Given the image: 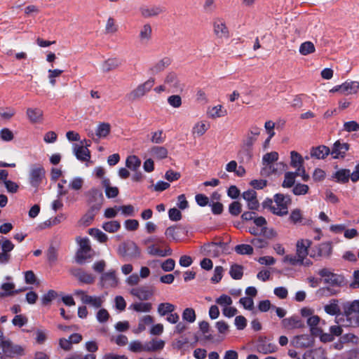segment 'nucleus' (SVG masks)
Returning a JSON list of instances; mask_svg holds the SVG:
<instances>
[{
    "mask_svg": "<svg viewBox=\"0 0 359 359\" xmlns=\"http://www.w3.org/2000/svg\"><path fill=\"white\" fill-rule=\"evenodd\" d=\"M344 313L347 318H349L352 313H359V299L346 303L344 306Z\"/></svg>",
    "mask_w": 359,
    "mask_h": 359,
    "instance_id": "37",
    "label": "nucleus"
},
{
    "mask_svg": "<svg viewBox=\"0 0 359 359\" xmlns=\"http://www.w3.org/2000/svg\"><path fill=\"white\" fill-rule=\"evenodd\" d=\"M318 275L323 278V282L332 287H341L345 284L344 277L333 273L330 269L323 268L318 272Z\"/></svg>",
    "mask_w": 359,
    "mask_h": 359,
    "instance_id": "5",
    "label": "nucleus"
},
{
    "mask_svg": "<svg viewBox=\"0 0 359 359\" xmlns=\"http://www.w3.org/2000/svg\"><path fill=\"white\" fill-rule=\"evenodd\" d=\"M117 253L121 257L126 259H140L142 256L140 248L132 241L121 243L118 246Z\"/></svg>",
    "mask_w": 359,
    "mask_h": 359,
    "instance_id": "3",
    "label": "nucleus"
},
{
    "mask_svg": "<svg viewBox=\"0 0 359 359\" xmlns=\"http://www.w3.org/2000/svg\"><path fill=\"white\" fill-rule=\"evenodd\" d=\"M46 171L41 165H33L29 171V180L30 184L37 189L45 178Z\"/></svg>",
    "mask_w": 359,
    "mask_h": 359,
    "instance_id": "9",
    "label": "nucleus"
},
{
    "mask_svg": "<svg viewBox=\"0 0 359 359\" xmlns=\"http://www.w3.org/2000/svg\"><path fill=\"white\" fill-rule=\"evenodd\" d=\"M349 147L348 143H341L338 140L334 143L330 154L333 158H344L346 151L349 149Z\"/></svg>",
    "mask_w": 359,
    "mask_h": 359,
    "instance_id": "17",
    "label": "nucleus"
},
{
    "mask_svg": "<svg viewBox=\"0 0 359 359\" xmlns=\"http://www.w3.org/2000/svg\"><path fill=\"white\" fill-rule=\"evenodd\" d=\"M57 296V293L53 290H50L47 293L44 294L41 297V304L43 306H46L49 304L54 299H55Z\"/></svg>",
    "mask_w": 359,
    "mask_h": 359,
    "instance_id": "56",
    "label": "nucleus"
},
{
    "mask_svg": "<svg viewBox=\"0 0 359 359\" xmlns=\"http://www.w3.org/2000/svg\"><path fill=\"white\" fill-rule=\"evenodd\" d=\"M150 154L158 159L165 158L168 156V150L164 147H153L151 148Z\"/></svg>",
    "mask_w": 359,
    "mask_h": 359,
    "instance_id": "44",
    "label": "nucleus"
},
{
    "mask_svg": "<svg viewBox=\"0 0 359 359\" xmlns=\"http://www.w3.org/2000/svg\"><path fill=\"white\" fill-rule=\"evenodd\" d=\"M100 285L104 288L116 287L118 284V280L114 270H110L103 273L100 276Z\"/></svg>",
    "mask_w": 359,
    "mask_h": 359,
    "instance_id": "11",
    "label": "nucleus"
},
{
    "mask_svg": "<svg viewBox=\"0 0 359 359\" xmlns=\"http://www.w3.org/2000/svg\"><path fill=\"white\" fill-rule=\"evenodd\" d=\"M209 128L210 125L207 124L205 121H199L194 124L191 133L194 135H196L201 137L206 133Z\"/></svg>",
    "mask_w": 359,
    "mask_h": 359,
    "instance_id": "39",
    "label": "nucleus"
},
{
    "mask_svg": "<svg viewBox=\"0 0 359 359\" xmlns=\"http://www.w3.org/2000/svg\"><path fill=\"white\" fill-rule=\"evenodd\" d=\"M111 126L109 123H100L96 128L95 135L98 138H104L109 134Z\"/></svg>",
    "mask_w": 359,
    "mask_h": 359,
    "instance_id": "41",
    "label": "nucleus"
},
{
    "mask_svg": "<svg viewBox=\"0 0 359 359\" xmlns=\"http://www.w3.org/2000/svg\"><path fill=\"white\" fill-rule=\"evenodd\" d=\"M170 64V60L168 57H165L156 62L154 66L150 68L151 74H155L164 70Z\"/></svg>",
    "mask_w": 359,
    "mask_h": 359,
    "instance_id": "40",
    "label": "nucleus"
},
{
    "mask_svg": "<svg viewBox=\"0 0 359 359\" xmlns=\"http://www.w3.org/2000/svg\"><path fill=\"white\" fill-rule=\"evenodd\" d=\"M242 196L247 201L249 209L254 210L258 208L259 202L257 199V193L255 190L250 189L244 191Z\"/></svg>",
    "mask_w": 359,
    "mask_h": 359,
    "instance_id": "19",
    "label": "nucleus"
},
{
    "mask_svg": "<svg viewBox=\"0 0 359 359\" xmlns=\"http://www.w3.org/2000/svg\"><path fill=\"white\" fill-rule=\"evenodd\" d=\"M15 284L13 283H4L1 285V289L3 290L0 292V298L11 296L14 294L13 290Z\"/></svg>",
    "mask_w": 359,
    "mask_h": 359,
    "instance_id": "52",
    "label": "nucleus"
},
{
    "mask_svg": "<svg viewBox=\"0 0 359 359\" xmlns=\"http://www.w3.org/2000/svg\"><path fill=\"white\" fill-rule=\"evenodd\" d=\"M231 277L234 280H240L243 276V267L241 265L233 264L229 270Z\"/></svg>",
    "mask_w": 359,
    "mask_h": 359,
    "instance_id": "45",
    "label": "nucleus"
},
{
    "mask_svg": "<svg viewBox=\"0 0 359 359\" xmlns=\"http://www.w3.org/2000/svg\"><path fill=\"white\" fill-rule=\"evenodd\" d=\"M83 182L84 181L82 177H75L69 181L68 187L74 191H79L82 189Z\"/></svg>",
    "mask_w": 359,
    "mask_h": 359,
    "instance_id": "55",
    "label": "nucleus"
},
{
    "mask_svg": "<svg viewBox=\"0 0 359 359\" xmlns=\"http://www.w3.org/2000/svg\"><path fill=\"white\" fill-rule=\"evenodd\" d=\"M182 319L190 323H194L196 320L195 311L191 308H187L182 313Z\"/></svg>",
    "mask_w": 359,
    "mask_h": 359,
    "instance_id": "58",
    "label": "nucleus"
},
{
    "mask_svg": "<svg viewBox=\"0 0 359 359\" xmlns=\"http://www.w3.org/2000/svg\"><path fill=\"white\" fill-rule=\"evenodd\" d=\"M140 165H141L140 159L135 155L129 156L126 158V166L128 169H130L133 171H137L139 169V168L140 167Z\"/></svg>",
    "mask_w": 359,
    "mask_h": 359,
    "instance_id": "43",
    "label": "nucleus"
},
{
    "mask_svg": "<svg viewBox=\"0 0 359 359\" xmlns=\"http://www.w3.org/2000/svg\"><path fill=\"white\" fill-rule=\"evenodd\" d=\"M259 134L260 128L257 126H252L243 141V144L245 147L250 148L256 142Z\"/></svg>",
    "mask_w": 359,
    "mask_h": 359,
    "instance_id": "24",
    "label": "nucleus"
},
{
    "mask_svg": "<svg viewBox=\"0 0 359 359\" xmlns=\"http://www.w3.org/2000/svg\"><path fill=\"white\" fill-rule=\"evenodd\" d=\"M165 85L168 86V87L171 89L172 92H177L182 89L177 75L172 72L167 75L165 79Z\"/></svg>",
    "mask_w": 359,
    "mask_h": 359,
    "instance_id": "23",
    "label": "nucleus"
},
{
    "mask_svg": "<svg viewBox=\"0 0 359 359\" xmlns=\"http://www.w3.org/2000/svg\"><path fill=\"white\" fill-rule=\"evenodd\" d=\"M0 347L4 359L24 355V348L20 345L13 344L10 339L2 341L0 343Z\"/></svg>",
    "mask_w": 359,
    "mask_h": 359,
    "instance_id": "6",
    "label": "nucleus"
},
{
    "mask_svg": "<svg viewBox=\"0 0 359 359\" xmlns=\"http://www.w3.org/2000/svg\"><path fill=\"white\" fill-rule=\"evenodd\" d=\"M332 252V245L330 243L325 242L313 247L310 252V257L318 259L320 257H327Z\"/></svg>",
    "mask_w": 359,
    "mask_h": 359,
    "instance_id": "10",
    "label": "nucleus"
},
{
    "mask_svg": "<svg viewBox=\"0 0 359 359\" xmlns=\"http://www.w3.org/2000/svg\"><path fill=\"white\" fill-rule=\"evenodd\" d=\"M154 83L155 79L154 78L149 79L144 83L138 85L137 88L128 93L126 96L127 98L129 100H135L143 97L144 95H146L147 93L150 91V90L154 86Z\"/></svg>",
    "mask_w": 359,
    "mask_h": 359,
    "instance_id": "7",
    "label": "nucleus"
},
{
    "mask_svg": "<svg viewBox=\"0 0 359 359\" xmlns=\"http://www.w3.org/2000/svg\"><path fill=\"white\" fill-rule=\"evenodd\" d=\"M320 318L318 316L313 315L307 318L306 323L310 327L311 332L313 334H316L320 332V329L318 327Z\"/></svg>",
    "mask_w": 359,
    "mask_h": 359,
    "instance_id": "42",
    "label": "nucleus"
},
{
    "mask_svg": "<svg viewBox=\"0 0 359 359\" xmlns=\"http://www.w3.org/2000/svg\"><path fill=\"white\" fill-rule=\"evenodd\" d=\"M283 262H287L292 266L304 264V262L300 260V258L297 255H287L284 257L283 259Z\"/></svg>",
    "mask_w": 359,
    "mask_h": 359,
    "instance_id": "61",
    "label": "nucleus"
},
{
    "mask_svg": "<svg viewBox=\"0 0 359 359\" xmlns=\"http://www.w3.org/2000/svg\"><path fill=\"white\" fill-rule=\"evenodd\" d=\"M130 308L137 312H149L152 308L151 304L149 302H138L130 305Z\"/></svg>",
    "mask_w": 359,
    "mask_h": 359,
    "instance_id": "53",
    "label": "nucleus"
},
{
    "mask_svg": "<svg viewBox=\"0 0 359 359\" xmlns=\"http://www.w3.org/2000/svg\"><path fill=\"white\" fill-rule=\"evenodd\" d=\"M102 227L109 233H115L120 229L121 224L119 222L113 220L103 223Z\"/></svg>",
    "mask_w": 359,
    "mask_h": 359,
    "instance_id": "50",
    "label": "nucleus"
},
{
    "mask_svg": "<svg viewBox=\"0 0 359 359\" xmlns=\"http://www.w3.org/2000/svg\"><path fill=\"white\" fill-rule=\"evenodd\" d=\"M234 251L238 255H250L253 253V248L248 244H240L235 246Z\"/></svg>",
    "mask_w": 359,
    "mask_h": 359,
    "instance_id": "49",
    "label": "nucleus"
},
{
    "mask_svg": "<svg viewBox=\"0 0 359 359\" xmlns=\"http://www.w3.org/2000/svg\"><path fill=\"white\" fill-rule=\"evenodd\" d=\"M87 201L90 205L92 211H98L104 200V196L101 191L97 189L93 188L86 193Z\"/></svg>",
    "mask_w": 359,
    "mask_h": 359,
    "instance_id": "8",
    "label": "nucleus"
},
{
    "mask_svg": "<svg viewBox=\"0 0 359 359\" xmlns=\"http://www.w3.org/2000/svg\"><path fill=\"white\" fill-rule=\"evenodd\" d=\"M303 359H325V352L322 348L306 351L303 355Z\"/></svg>",
    "mask_w": 359,
    "mask_h": 359,
    "instance_id": "32",
    "label": "nucleus"
},
{
    "mask_svg": "<svg viewBox=\"0 0 359 359\" xmlns=\"http://www.w3.org/2000/svg\"><path fill=\"white\" fill-rule=\"evenodd\" d=\"M279 157L278 153L276 151H271L266 153L262 157V164L265 166L261 171L262 174H276L281 172L287 168L286 163L283 162H278L273 164V162L278 161Z\"/></svg>",
    "mask_w": 359,
    "mask_h": 359,
    "instance_id": "1",
    "label": "nucleus"
},
{
    "mask_svg": "<svg viewBox=\"0 0 359 359\" xmlns=\"http://www.w3.org/2000/svg\"><path fill=\"white\" fill-rule=\"evenodd\" d=\"M351 173L348 169H341L337 171L334 175L336 179V182L345 183L347 182L351 177Z\"/></svg>",
    "mask_w": 359,
    "mask_h": 359,
    "instance_id": "46",
    "label": "nucleus"
},
{
    "mask_svg": "<svg viewBox=\"0 0 359 359\" xmlns=\"http://www.w3.org/2000/svg\"><path fill=\"white\" fill-rule=\"evenodd\" d=\"M324 310L327 314L337 317L341 313L339 300L336 299H331L327 304L324 306Z\"/></svg>",
    "mask_w": 359,
    "mask_h": 359,
    "instance_id": "30",
    "label": "nucleus"
},
{
    "mask_svg": "<svg viewBox=\"0 0 359 359\" xmlns=\"http://www.w3.org/2000/svg\"><path fill=\"white\" fill-rule=\"evenodd\" d=\"M121 64V61L118 58H109L102 63V70L108 72L117 69Z\"/></svg>",
    "mask_w": 359,
    "mask_h": 359,
    "instance_id": "36",
    "label": "nucleus"
},
{
    "mask_svg": "<svg viewBox=\"0 0 359 359\" xmlns=\"http://www.w3.org/2000/svg\"><path fill=\"white\" fill-rule=\"evenodd\" d=\"M296 177V171L285 172L283 187L286 188L292 187L294 184Z\"/></svg>",
    "mask_w": 359,
    "mask_h": 359,
    "instance_id": "54",
    "label": "nucleus"
},
{
    "mask_svg": "<svg viewBox=\"0 0 359 359\" xmlns=\"http://www.w3.org/2000/svg\"><path fill=\"white\" fill-rule=\"evenodd\" d=\"M309 191V186L304 184L297 183L293 187V193L294 195H304Z\"/></svg>",
    "mask_w": 359,
    "mask_h": 359,
    "instance_id": "63",
    "label": "nucleus"
},
{
    "mask_svg": "<svg viewBox=\"0 0 359 359\" xmlns=\"http://www.w3.org/2000/svg\"><path fill=\"white\" fill-rule=\"evenodd\" d=\"M15 114V110L12 107H0V116L4 119H10Z\"/></svg>",
    "mask_w": 359,
    "mask_h": 359,
    "instance_id": "64",
    "label": "nucleus"
},
{
    "mask_svg": "<svg viewBox=\"0 0 359 359\" xmlns=\"http://www.w3.org/2000/svg\"><path fill=\"white\" fill-rule=\"evenodd\" d=\"M283 326L287 330L301 328L304 326V323L297 316H293L290 318H284L282 320Z\"/></svg>",
    "mask_w": 359,
    "mask_h": 359,
    "instance_id": "22",
    "label": "nucleus"
},
{
    "mask_svg": "<svg viewBox=\"0 0 359 359\" xmlns=\"http://www.w3.org/2000/svg\"><path fill=\"white\" fill-rule=\"evenodd\" d=\"M275 205H273L272 200L269 199L264 202L265 205H270L271 212L278 216H284L288 213V205L291 200L288 196L281 194H276L274 196Z\"/></svg>",
    "mask_w": 359,
    "mask_h": 359,
    "instance_id": "2",
    "label": "nucleus"
},
{
    "mask_svg": "<svg viewBox=\"0 0 359 359\" xmlns=\"http://www.w3.org/2000/svg\"><path fill=\"white\" fill-rule=\"evenodd\" d=\"M15 245L8 239H4L1 243L0 252V264H7L9 263L11 257V252L13 250Z\"/></svg>",
    "mask_w": 359,
    "mask_h": 359,
    "instance_id": "12",
    "label": "nucleus"
},
{
    "mask_svg": "<svg viewBox=\"0 0 359 359\" xmlns=\"http://www.w3.org/2000/svg\"><path fill=\"white\" fill-rule=\"evenodd\" d=\"M175 309V305L170 303H161L158 306V313L161 316H165Z\"/></svg>",
    "mask_w": 359,
    "mask_h": 359,
    "instance_id": "47",
    "label": "nucleus"
},
{
    "mask_svg": "<svg viewBox=\"0 0 359 359\" xmlns=\"http://www.w3.org/2000/svg\"><path fill=\"white\" fill-rule=\"evenodd\" d=\"M165 11V8L159 5L142 6L140 8L141 15L144 18L156 17Z\"/></svg>",
    "mask_w": 359,
    "mask_h": 359,
    "instance_id": "13",
    "label": "nucleus"
},
{
    "mask_svg": "<svg viewBox=\"0 0 359 359\" xmlns=\"http://www.w3.org/2000/svg\"><path fill=\"white\" fill-rule=\"evenodd\" d=\"M316 48L314 44L311 41H305L302 43L299 46V53L302 55H307L314 53Z\"/></svg>",
    "mask_w": 359,
    "mask_h": 359,
    "instance_id": "48",
    "label": "nucleus"
},
{
    "mask_svg": "<svg viewBox=\"0 0 359 359\" xmlns=\"http://www.w3.org/2000/svg\"><path fill=\"white\" fill-rule=\"evenodd\" d=\"M292 346L297 348H306L313 344V339L309 334L295 336L291 341Z\"/></svg>",
    "mask_w": 359,
    "mask_h": 359,
    "instance_id": "14",
    "label": "nucleus"
},
{
    "mask_svg": "<svg viewBox=\"0 0 359 359\" xmlns=\"http://www.w3.org/2000/svg\"><path fill=\"white\" fill-rule=\"evenodd\" d=\"M207 113L211 118L222 117L227 114L226 110L220 104L209 108Z\"/></svg>",
    "mask_w": 359,
    "mask_h": 359,
    "instance_id": "38",
    "label": "nucleus"
},
{
    "mask_svg": "<svg viewBox=\"0 0 359 359\" xmlns=\"http://www.w3.org/2000/svg\"><path fill=\"white\" fill-rule=\"evenodd\" d=\"M304 159L303 158L300 154L295 151H290L291 167L295 168L296 170H299L302 168H304Z\"/></svg>",
    "mask_w": 359,
    "mask_h": 359,
    "instance_id": "33",
    "label": "nucleus"
},
{
    "mask_svg": "<svg viewBox=\"0 0 359 359\" xmlns=\"http://www.w3.org/2000/svg\"><path fill=\"white\" fill-rule=\"evenodd\" d=\"M116 209L121 211L122 215L126 217L134 216L135 208L132 205H121L116 207Z\"/></svg>",
    "mask_w": 359,
    "mask_h": 359,
    "instance_id": "62",
    "label": "nucleus"
},
{
    "mask_svg": "<svg viewBox=\"0 0 359 359\" xmlns=\"http://www.w3.org/2000/svg\"><path fill=\"white\" fill-rule=\"evenodd\" d=\"M29 121L32 123H39L43 119V111L39 108H27L26 111Z\"/></svg>",
    "mask_w": 359,
    "mask_h": 359,
    "instance_id": "27",
    "label": "nucleus"
},
{
    "mask_svg": "<svg viewBox=\"0 0 359 359\" xmlns=\"http://www.w3.org/2000/svg\"><path fill=\"white\" fill-rule=\"evenodd\" d=\"M104 302V297L102 296L87 295L82 298V303L88 304L95 309L100 308Z\"/></svg>",
    "mask_w": 359,
    "mask_h": 359,
    "instance_id": "28",
    "label": "nucleus"
},
{
    "mask_svg": "<svg viewBox=\"0 0 359 359\" xmlns=\"http://www.w3.org/2000/svg\"><path fill=\"white\" fill-rule=\"evenodd\" d=\"M164 346V341L161 339H152L144 344L143 350L144 351L153 352L163 349Z\"/></svg>",
    "mask_w": 359,
    "mask_h": 359,
    "instance_id": "31",
    "label": "nucleus"
},
{
    "mask_svg": "<svg viewBox=\"0 0 359 359\" xmlns=\"http://www.w3.org/2000/svg\"><path fill=\"white\" fill-rule=\"evenodd\" d=\"M73 152L79 161H88L90 158L89 149L83 145L74 144Z\"/></svg>",
    "mask_w": 359,
    "mask_h": 359,
    "instance_id": "20",
    "label": "nucleus"
},
{
    "mask_svg": "<svg viewBox=\"0 0 359 359\" xmlns=\"http://www.w3.org/2000/svg\"><path fill=\"white\" fill-rule=\"evenodd\" d=\"M72 274L83 283L91 284L95 280V277L93 274L88 273L81 269H72Z\"/></svg>",
    "mask_w": 359,
    "mask_h": 359,
    "instance_id": "18",
    "label": "nucleus"
},
{
    "mask_svg": "<svg viewBox=\"0 0 359 359\" xmlns=\"http://www.w3.org/2000/svg\"><path fill=\"white\" fill-rule=\"evenodd\" d=\"M337 291L330 287H323L316 291V295L319 297H329L336 294Z\"/></svg>",
    "mask_w": 359,
    "mask_h": 359,
    "instance_id": "57",
    "label": "nucleus"
},
{
    "mask_svg": "<svg viewBox=\"0 0 359 359\" xmlns=\"http://www.w3.org/2000/svg\"><path fill=\"white\" fill-rule=\"evenodd\" d=\"M152 28L149 23H145L140 29L139 39L142 43L146 44L151 39Z\"/></svg>",
    "mask_w": 359,
    "mask_h": 359,
    "instance_id": "26",
    "label": "nucleus"
},
{
    "mask_svg": "<svg viewBox=\"0 0 359 359\" xmlns=\"http://www.w3.org/2000/svg\"><path fill=\"white\" fill-rule=\"evenodd\" d=\"M161 267L165 272H170L174 270L175 262L173 259L169 258L160 263Z\"/></svg>",
    "mask_w": 359,
    "mask_h": 359,
    "instance_id": "60",
    "label": "nucleus"
},
{
    "mask_svg": "<svg viewBox=\"0 0 359 359\" xmlns=\"http://www.w3.org/2000/svg\"><path fill=\"white\" fill-rule=\"evenodd\" d=\"M330 154V149L328 147L320 145L313 147L311 150V156L317 159H323Z\"/></svg>",
    "mask_w": 359,
    "mask_h": 359,
    "instance_id": "29",
    "label": "nucleus"
},
{
    "mask_svg": "<svg viewBox=\"0 0 359 359\" xmlns=\"http://www.w3.org/2000/svg\"><path fill=\"white\" fill-rule=\"evenodd\" d=\"M130 294L140 300H147L153 295L154 290L150 287L141 286L133 288L130 290Z\"/></svg>",
    "mask_w": 359,
    "mask_h": 359,
    "instance_id": "16",
    "label": "nucleus"
},
{
    "mask_svg": "<svg viewBox=\"0 0 359 359\" xmlns=\"http://www.w3.org/2000/svg\"><path fill=\"white\" fill-rule=\"evenodd\" d=\"M359 90V82L347 80L341 83V95H349L355 94Z\"/></svg>",
    "mask_w": 359,
    "mask_h": 359,
    "instance_id": "21",
    "label": "nucleus"
},
{
    "mask_svg": "<svg viewBox=\"0 0 359 359\" xmlns=\"http://www.w3.org/2000/svg\"><path fill=\"white\" fill-rule=\"evenodd\" d=\"M79 248L76 253V261L79 264H85L88 259H91L94 255V251L91 248L89 239L77 237L76 239Z\"/></svg>",
    "mask_w": 359,
    "mask_h": 359,
    "instance_id": "4",
    "label": "nucleus"
},
{
    "mask_svg": "<svg viewBox=\"0 0 359 359\" xmlns=\"http://www.w3.org/2000/svg\"><path fill=\"white\" fill-rule=\"evenodd\" d=\"M214 32L219 38L228 37V29L222 20H217L214 22Z\"/></svg>",
    "mask_w": 359,
    "mask_h": 359,
    "instance_id": "34",
    "label": "nucleus"
},
{
    "mask_svg": "<svg viewBox=\"0 0 359 359\" xmlns=\"http://www.w3.org/2000/svg\"><path fill=\"white\" fill-rule=\"evenodd\" d=\"M312 242L309 239H302L297 242L296 254L300 260H305L309 255V248L311 247Z\"/></svg>",
    "mask_w": 359,
    "mask_h": 359,
    "instance_id": "15",
    "label": "nucleus"
},
{
    "mask_svg": "<svg viewBox=\"0 0 359 359\" xmlns=\"http://www.w3.org/2000/svg\"><path fill=\"white\" fill-rule=\"evenodd\" d=\"M88 233L97 240L100 243H104L107 241L108 237L107 236L103 233L101 230L99 229L92 228L89 229Z\"/></svg>",
    "mask_w": 359,
    "mask_h": 359,
    "instance_id": "51",
    "label": "nucleus"
},
{
    "mask_svg": "<svg viewBox=\"0 0 359 359\" xmlns=\"http://www.w3.org/2000/svg\"><path fill=\"white\" fill-rule=\"evenodd\" d=\"M223 243H210L204 245V250L211 256L218 257L222 251Z\"/></svg>",
    "mask_w": 359,
    "mask_h": 359,
    "instance_id": "35",
    "label": "nucleus"
},
{
    "mask_svg": "<svg viewBox=\"0 0 359 359\" xmlns=\"http://www.w3.org/2000/svg\"><path fill=\"white\" fill-rule=\"evenodd\" d=\"M343 130L348 133L359 131V123L355 121L345 122L343 125Z\"/></svg>",
    "mask_w": 359,
    "mask_h": 359,
    "instance_id": "59",
    "label": "nucleus"
},
{
    "mask_svg": "<svg viewBox=\"0 0 359 359\" xmlns=\"http://www.w3.org/2000/svg\"><path fill=\"white\" fill-rule=\"evenodd\" d=\"M101 184L104 189L105 195L108 198H114L119 194V190L117 187L111 186L110 180L109 178H104L101 181Z\"/></svg>",
    "mask_w": 359,
    "mask_h": 359,
    "instance_id": "25",
    "label": "nucleus"
}]
</instances>
